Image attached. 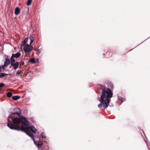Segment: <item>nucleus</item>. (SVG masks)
Masks as SVG:
<instances>
[{
	"label": "nucleus",
	"mask_w": 150,
	"mask_h": 150,
	"mask_svg": "<svg viewBox=\"0 0 150 150\" xmlns=\"http://www.w3.org/2000/svg\"><path fill=\"white\" fill-rule=\"evenodd\" d=\"M16 112L13 113L8 117V126L11 129L16 130H22L25 132L33 140L34 142L35 139L33 135L30 131L35 133L36 129L33 126H29L30 122L25 117L22 116L18 118L17 117L13 118V115L16 114L18 116L21 115V110L18 108L15 109Z\"/></svg>",
	"instance_id": "f257e3e1"
},
{
	"label": "nucleus",
	"mask_w": 150,
	"mask_h": 150,
	"mask_svg": "<svg viewBox=\"0 0 150 150\" xmlns=\"http://www.w3.org/2000/svg\"><path fill=\"white\" fill-rule=\"evenodd\" d=\"M98 87L99 89V90H98L99 92L101 91V90H102L100 98L99 99L100 103L98 105V106L100 108L103 107L104 109H105L109 105L110 98L112 96V92L109 88H108L106 90H105L103 86L102 85H98Z\"/></svg>",
	"instance_id": "f03ea898"
},
{
	"label": "nucleus",
	"mask_w": 150,
	"mask_h": 150,
	"mask_svg": "<svg viewBox=\"0 0 150 150\" xmlns=\"http://www.w3.org/2000/svg\"><path fill=\"white\" fill-rule=\"evenodd\" d=\"M33 49V47L32 46L28 45L24 47V50L25 52L28 53L32 50Z\"/></svg>",
	"instance_id": "7ed1b4c3"
},
{
	"label": "nucleus",
	"mask_w": 150,
	"mask_h": 150,
	"mask_svg": "<svg viewBox=\"0 0 150 150\" xmlns=\"http://www.w3.org/2000/svg\"><path fill=\"white\" fill-rule=\"evenodd\" d=\"M19 63L18 62H16L15 63L11 64V66L13 67V69H17L19 66Z\"/></svg>",
	"instance_id": "20e7f679"
},
{
	"label": "nucleus",
	"mask_w": 150,
	"mask_h": 150,
	"mask_svg": "<svg viewBox=\"0 0 150 150\" xmlns=\"http://www.w3.org/2000/svg\"><path fill=\"white\" fill-rule=\"evenodd\" d=\"M21 55V53L20 52H17L15 54H12V56L14 57L18 58Z\"/></svg>",
	"instance_id": "39448f33"
},
{
	"label": "nucleus",
	"mask_w": 150,
	"mask_h": 150,
	"mask_svg": "<svg viewBox=\"0 0 150 150\" xmlns=\"http://www.w3.org/2000/svg\"><path fill=\"white\" fill-rule=\"evenodd\" d=\"M10 63V59H8L6 60L4 62L3 65L5 67H6L8 66L9 64Z\"/></svg>",
	"instance_id": "423d86ee"
},
{
	"label": "nucleus",
	"mask_w": 150,
	"mask_h": 150,
	"mask_svg": "<svg viewBox=\"0 0 150 150\" xmlns=\"http://www.w3.org/2000/svg\"><path fill=\"white\" fill-rule=\"evenodd\" d=\"M20 12V9L18 7H16L15 9V14L16 15H18Z\"/></svg>",
	"instance_id": "0eeeda50"
},
{
	"label": "nucleus",
	"mask_w": 150,
	"mask_h": 150,
	"mask_svg": "<svg viewBox=\"0 0 150 150\" xmlns=\"http://www.w3.org/2000/svg\"><path fill=\"white\" fill-rule=\"evenodd\" d=\"M16 62H15V60L14 59V57H12L11 56V61H10V63L11 64H13L14 63H15Z\"/></svg>",
	"instance_id": "6e6552de"
},
{
	"label": "nucleus",
	"mask_w": 150,
	"mask_h": 150,
	"mask_svg": "<svg viewBox=\"0 0 150 150\" xmlns=\"http://www.w3.org/2000/svg\"><path fill=\"white\" fill-rule=\"evenodd\" d=\"M8 75V74H6L5 73H0V77H5Z\"/></svg>",
	"instance_id": "1a4fd4ad"
},
{
	"label": "nucleus",
	"mask_w": 150,
	"mask_h": 150,
	"mask_svg": "<svg viewBox=\"0 0 150 150\" xmlns=\"http://www.w3.org/2000/svg\"><path fill=\"white\" fill-rule=\"evenodd\" d=\"M20 96H13L12 97V99L14 100H16L20 98Z\"/></svg>",
	"instance_id": "9d476101"
},
{
	"label": "nucleus",
	"mask_w": 150,
	"mask_h": 150,
	"mask_svg": "<svg viewBox=\"0 0 150 150\" xmlns=\"http://www.w3.org/2000/svg\"><path fill=\"white\" fill-rule=\"evenodd\" d=\"M28 41V38H25L23 42L21 44V46H23Z\"/></svg>",
	"instance_id": "9b49d317"
},
{
	"label": "nucleus",
	"mask_w": 150,
	"mask_h": 150,
	"mask_svg": "<svg viewBox=\"0 0 150 150\" xmlns=\"http://www.w3.org/2000/svg\"><path fill=\"white\" fill-rule=\"evenodd\" d=\"M42 144L43 143L41 141H40L38 142L37 145L38 147L40 148Z\"/></svg>",
	"instance_id": "f8f14e48"
},
{
	"label": "nucleus",
	"mask_w": 150,
	"mask_h": 150,
	"mask_svg": "<svg viewBox=\"0 0 150 150\" xmlns=\"http://www.w3.org/2000/svg\"><path fill=\"white\" fill-rule=\"evenodd\" d=\"M12 93L10 92H8L7 93V96L8 97H10L12 96Z\"/></svg>",
	"instance_id": "ddd939ff"
},
{
	"label": "nucleus",
	"mask_w": 150,
	"mask_h": 150,
	"mask_svg": "<svg viewBox=\"0 0 150 150\" xmlns=\"http://www.w3.org/2000/svg\"><path fill=\"white\" fill-rule=\"evenodd\" d=\"M4 67L3 65L0 66V72L4 70Z\"/></svg>",
	"instance_id": "4468645a"
},
{
	"label": "nucleus",
	"mask_w": 150,
	"mask_h": 150,
	"mask_svg": "<svg viewBox=\"0 0 150 150\" xmlns=\"http://www.w3.org/2000/svg\"><path fill=\"white\" fill-rule=\"evenodd\" d=\"M16 74L18 76H22V71H17L16 72Z\"/></svg>",
	"instance_id": "2eb2a0df"
},
{
	"label": "nucleus",
	"mask_w": 150,
	"mask_h": 150,
	"mask_svg": "<svg viewBox=\"0 0 150 150\" xmlns=\"http://www.w3.org/2000/svg\"><path fill=\"white\" fill-rule=\"evenodd\" d=\"M30 39L31 40V42H30V44H31L33 42V40H34V38L33 36H31L30 38Z\"/></svg>",
	"instance_id": "dca6fc26"
},
{
	"label": "nucleus",
	"mask_w": 150,
	"mask_h": 150,
	"mask_svg": "<svg viewBox=\"0 0 150 150\" xmlns=\"http://www.w3.org/2000/svg\"><path fill=\"white\" fill-rule=\"evenodd\" d=\"M41 136L42 138H46V136L43 132H42L41 134Z\"/></svg>",
	"instance_id": "f3484780"
},
{
	"label": "nucleus",
	"mask_w": 150,
	"mask_h": 150,
	"mask_svg": "<svg viewBox=\"0 0 150 150\" xmlns=\"http://www.w3.org/2000/svg\"><path fill=\"white\" fill-rule=\"evenodd\" d=\"M32 1V0H28L27 3V5L28 6L30 5L31 4Z\"/></svg>",
	"instance_id": "a211bd4d"
},
{
	"label": "nucleus",
	"mask_w": 150,
	"mask_h": 150,
	"mask_svg": "<svg viewBox=\"0 0 150 150\" xmlns=\"http://www.w3.org/2000/svg\"><path fill=\"white\" fill-rule=\"evenodd\" d=\"M30 62L33 63H35V59L33 58L30 59Z\"/></svg>",
	"instance_id": "6ab92c4d"
},
{
	"label": "nucleus",
	"mask_w": 150,
	"mask_h": 150,
	"mask_svg": "<svg viewBox=\"0 0 150 150\" xmlns=\"http://www.w3.org/2000/svg\"><path fill=\"white\" fill-rule=\"evenodd\" d=\"M118 98L120 100H121L122 101H123L125 100V99L124 98H122V97L121 96H119L118 97Z\"/></svg>",
	"instance_id": "aec40b11"
},
{
	"label": "nucleus",
	"mask_w": 150,
	"mask_h": 150,
	"mask_svg": "<svg viewBox=\"0 0 150 150\" xmlns=\"http://www.w3.org/2000/svg\"><path fill=\"white\" fill-rule=\"evenodd\" d=\"M5 85V84L2 83H0V88L4 87Z\"/></svg>",
	"instance_id": "412c9836"
},
{
	"label": "nucleus",
	"mask_w": 150,
	"mask_h": 150,
	"mask_svg": "<svg viewBox=\"0 0 150 150\" xmlns=\"http://www.w3.org/2000/svg\"><path fill=\"white\" fill-rule=\"evenodd\" d=\"M147 139V138H146V139H144L145 142H146V143L147 144V146L148 148H149V150H150V148L149 147L148 144H147V143L146 142V139Z\"/></svg>",
	"instance_id": "4be33fe9"
},
{
	"label": "nucleus",
	"mask_w": 150,
	"mask_h": 150,
	"mask_svg": "<svg viewBox=\"0 0 150 150\" xmlns=\"http://www.w3.org/2000/svg\"><path fill=\"white\" fill-rule=\"evenodd\" d=\"M4 58H5V59L6 60L8 59H9L8 58V56L7 55H5V57H4Z\"/></svg>",
	"instance_id": "5701e85b"
},
{
	"label": "nucleus",
	"mask_w": 150,
	"mask_h": 150,
	"mask_svg": "<svg viewBox=\"0 0 150 150\" xmlns=\"http://www.w3.org/2000/svg\"><path fill=\"white\" fill-rule=\"evenodd\" d=\"M109 85L111 86V88H112L113 87V85L112 83H110L109 84Z\"/></svg>",
	"instance_id": "b1692460"
},
{
	"label": "nucleus",
	"mask_w": 150,
	"mask_h": 150,
	"mask_svg": "<svg viewBox=\"0 0 150 150\" xmlns=\"http://www.w3.org/2000/svg\"><path fill=\"white\" fill-rule=\"evenodd\" d=\"M48 148L47 147H46V148L45 149H44V148H42L41 149H40L39 150H48V149L47 148Z\"/></svg>",
	"instance_id": "393cba45"
}]
</instances>
